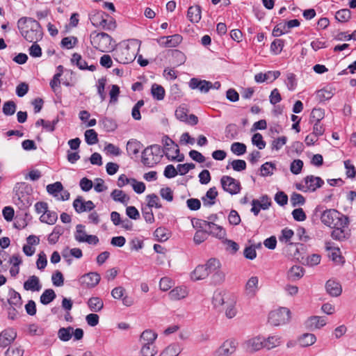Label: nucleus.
Masks as SVG:
<instances>
[{
    "instance_id": "obj_2",
    "label": "nucleus",
    "mask_w": 356,
    "mask_h": 356,
    "mask_svg": "<svg viewBox=\"0 0 356 356\" xmlns=\"http://www.w3.org/2000/svg\"><path fill=\"white\" fill-rule=\"evenodd\" d=\"M140 42L136 39L121 44L115 50L113 56L120 63L127 64L134 61L140 49Z\"/></svg>"
},
{
    "instance_id": "obj_43",
    "label": "nucleus",
    "mask_w": 356,
    "mask_h": 356,
    "mask_svg": "<svg viewBox=\"0 0 356 356\" xmlns=\"http://www.w3.org/2000/svg\"><path fill=\"white\" fill-rule=\"evenodd\" d=\"M58 219V215L55 211H51L47 210V213L42 214L40 217V220L43 222H46L49 225H53L56 222Z\"/></svg>"
},
{
    "instance_id": "obj_33",
    "label": "nucleus",
    "mask_w": 356,
    "mask_h": 356,
    "mask_svg": "<svg viewBox=\"0 0 356 356\" xmlns=\"http://www.w3.org/2000/svg\"><path fill=\"white\" fill-rule=\"evenodd\" d=\"M157 334L151 330L143 331L140 335V341L143 344H153L156 340Z\"/></svg>"
},
{
    "instance_id": "obj_53",
    "label": "nucleus",
    "mask_w": 356,
    "mask_h": 356,
    "mask_svg": "<svg viewBox=\"0 0 356 356\" xmlns=\"http://www.w3.org/2000/svg\"><path fill=\"white\" fill-rule=\"evenodd\" d=\"M275 170V166L273 163L266 162L263 164L261 167V175L263 177L270 176L273 174V171Z\"/></svg>"
},
{
    "instance_id": "obj_47",
    "label": "nucleus",
    "mask_w": 356,
    "mask_h": 356,
    "mask_svg": "<svg viewBox=\"0 0 356 356\" xmlns=\"http://www.w3.org/2000/svg\"><path fill=\"white\" fill-rule=\"evenodd\" d=\"M85 140L88 145H95L98 142L97 134L94 129H88L85 131Z\"/></svg>"
},
{
    "instance_id": "obj_45",
    "label": "nucleus",
    "mask_w": 356,
    "mask_h": 356,
    "mask_svg": "<svg viewBox=\"0 0 356 356\" xmlns=\"http://www.w3.org/2000/svg\"><path fill=\"white\" fill-rule=\"evenodd\" d=\"M17 108V105L13 101H7L4 102L2 111L5 115H13Z\"/></svg>"
},
{
    "instance_id": "obj_3",
    "label": "nucleus",
    "mask_w": 356,
    "mask_h": 356,
    "mask_svg": "<svg viewBox=\"0 0 356 356\" xmlns=\"http://www.w3.org/2000/svg\"><path fill=\"white\" fill-rule=\"evenodd\" d=\"M92 45L102 52H108L114 49L115 41L106 33L93 32L90 34Z\"/></svg>"
},
{
    "instance_id": "obj_54",
    "label": "nucleus",
    "mask_w": 356,
    "mask_h": 356,
    "mask_svg": "<svg viewBox=\"0 0 356 356\" xmlns=\"http://www.w3.org/2000/svg\"><path fill=\"white\" fill-rule=\"evenodd\" d=\"M106 13L103 12H97L92 15H91L90 19L92 25L95 27L99 28V26H102V22H103V19L104 18Z\"/></svg>"
},
{
    "instance_id": "obj_6",
    "label": "nucleus",
    "mask_w": 356,
    "mask_h": 356,
    "mask_svg": "<svg viewBox=\"0 0 356 356\" xmlns=\"http://www.w3.org/2000/svg\"><path fill=\"white\" fill-rule=\"evenodd\" d=\"M163 156V151L160 145H150L143 150L142 153V162L149 167H152L159 163Z\"/></svg>"
},
{
    "instance_id": "obj_58",
    "label": "nucleus",
    "mask_w": 356,
    "mask_h": 356,
    "mask_svg": "<svg viewBox=\"0 0 356 356\" xmlns=\"http://www.w3.org/2000/svg\"><path fill=\"white\" fill-rule=\"evenodd\" d=\"M284 47V41L280 39H275L270 45V51L273 54L277 55L279 54Z\"/></svg>"
},
{
    "instance_id": "obj_64",
    "label": "nucleus",
    "mask_w": 356,
    "mask_h": 356,
    "mask_svg": "<svg viewBox=\"0 0 356 356\" xmlns=\"http://www.w3.org/2000/svg\"><path fill=\"white\" fill-rule=\"evenodd\" d=\"M24 350L21 347L10 346L5 353L6 356H22Z\"/></svg>"
},
{
    "instance_id": "obj_19",
    "label": "nucleus",
    "mask_w": 356,
    "mask_h": 356,
    "mask_svg": "<svg viewBox=\"0 0 356 356\" xmlns=\"http://www.w3.org/2000/svg\"><path fill=\"white\" fill-rule=\"evenodd\" d=\"M41 287L40 280L35 275L30 276L28 280L24 282V289L26 291H38L41 289Z\"/></svg>"
},
{
    "instance_id": "obj_28",
    "label": "nucleus",
    "mask_w": 356,
    "mask_h": 356,
    "mask_svg": "<svg viewBox=\"0 0 356 356\" xmlns=\"http://www.w3.org/2000/svg\"><path fill=\"white\" fill-rule=\"evenodd\" d=\"M142 147V144L134 139H131L127 142V151L129 155H137Z\"/></svg>"
},
{
    "instance_id": "obj_40",
    "label": "nucleus",
    "mask_w": 356,
    "mask_h": 356,
    "mask_svg": "<svg viewBox=\"0 0 356 356\" xmlns=\"http://www.w3.org/2000/svg\"><path fill=\"white\" fill-rule=\"evenodd\" d=\"M325 117V111L321 108H314L312 109L309 122H321Z\"/></svg>"
},
{
    "instance_id": "obj_30",
    "label": "nucleus",
    "mask_w": 356,
    "mask_h": 356,
    "mask_svg": "<svg viewBox=\"0 0 356 356\" xmlns=\"http://www.w3.org/2000/svg\"><path fill=\"white\" fill-rule=\"evenodd\" d=\"M87 304L90 309L95 312L101 311L104 307V302L99 297L90 298Z\"/></svg>"
},
{
    "instance_id": "obj_21",
    "label": "nucleus",
    "mask_w": 356,
    "mask_h": 356,
    "mask_svg": "<svg viewBox=\"0 0 356 356\" xmlns=\"http://www.w3.org/2000/svg\"><path fill=\"white\" fill-rule=\"evenodd\" d=\"M72 62L75 63L80 70H88L90 71H95L96 67L93 65H88L81 56L77 53H74L72 57Z\"/></svg>"
},
{
    "instance_id": "obj_50",
    "label": "nucleus",
    "mask_w": 356,
    "mask_h": 356,
    "mask_svg": "<svg viewBox=\"0 0 356 356\" xmlns=\"http://www.w3.org/2000/svg\"><path fill=\"white\" fill-rule=\"evenodd\" d=\"M231 151L237 156L243 155L246 152V145L242 143H234L231 145Z\"/></svg>"
},
{
    "instance_id": "obj_63",
    "label": "nucleus",
    "mask_w": 356,
    "mask_h": 356,
    "mask_svg": "<svg viewBox=\"0 0 356 356\" xmlns=\"http://www.w3.org/2000/svg\"><path fill=\"white\" fill-rule=\"evenodd\" d=\"M212 303L215 307L222 306L225 303L224 296L220 291H216L212 298Z\"/></svg>"
},
{
    "instance_id": "obj_4",
    "label": "nucleus",
    "mask_w": 356,
    "mask_h": 356,
    "mask_svg": "<svg viewBox=\"0 0 356 356\" xmlns=\"http://www.w3.org/2000/svg\"><path fill=\"white\" fill-rule=\"evenodd\" d=\"M221 264L218 259L211 258L204 265H198L191 273L193 281L202 280L207 278L209 274L220 268Z\"/></svg>"
},
{
    "instance_id": "obj_26",
    "label": "nucleus",
    "mask_w": 356,
    "mask_h": 356,
    "mask_svg": "<svg viewBox=\"0 0 356 356\" xmlns=\"http://www.w3.org/2000/svg\"><path fill=\"white\" fill-rule=\"evenodd\" d=\"M8 295L10 298L8 299V302L11 307H16L21 308L22 305V300L21 295L15 291L13 289H10Z\"/></svg>"
},
{
    "instance_id": "obj_61",
    "label": "nucleus",
    "mask_w": 356,
    "mask_h": 356,
    "mask_svg": "<svg viewBox=\"0 0 356 356\" xmlns=\"http://www.w3.org/2000/svg\"><path fill=\"white\" fill-rule=\"evenodd\" d=\"M156 352L153 344H143L140 350L143 356H154Z\"/></svg>"
},
{
    "instance_id": "obj_52",
    "label": "nucleus",
    "mask_w": 356,
    "mask_h": 356,
    "mask_svg": "<svg viewBox=\"0 0 356 356\" xmlns=\"http://www.w3.org/2000/svg\"><path fill=\"white\" fill-rule=\"evenodd\" d=\"M351 17V13L348 9H341L336 13V19L341 22H348Z\"/></svg>"
},
{
    "instance_id": "obj_39",
    "label": "nucleus",
    "mask_w": 356,
    "mask_h": 356,
    "mask_svg": "<svg viewBox=\"0 0 356 356\" xmlns=\"http://www.w3.org/2000/svg\"><path fill=\"white\" fill-rule=\"evenodd\" d=\"M228 170L229 168H232L234 171L241 172L246 168V163L244 160L241 159H236L232 161H229L226 167Z\"/></svg>"
},
{
    "instance_id": "obj_24",
    "label": "nucleus",
    "mask_w": 356,
    "mask_h": 356,
    "mask_svg": "<svg viewBox=\"0 0 356 356\" xmlns=\"http://www.w3.org/2000/svg\"><path fill=\"white\" fill-rule=\"evenodd\" d=\"M259 279L257 276L251 277L245 284V293L248 296L253 297L258 290Z\"/></svg>"
},
{
    "instance_id": "obj_16",
    "label": "nucleus",
    "mask_w": 356,
    "mask_h": 356,
    "mask_svg": "<svg viewBox=\"0 0 356 356\" xmlns=\"http://www.w3.org/2000/svg\"><path fill=\"white\" fill-rule=\"evenodd\" d=\"M237 343L234 340H227L218 349V356H230L236 351Z\"/></svg>"
},
{
    "instance_id": "obj_35",
    "label": "nucleus",
    "mask_w": 356,
    "mask_h": 356,
    "mask_svg": "<svg viewBox=\"0 0 356 356\" xmlns=\"http://www.w3.org/2000/svg\"><path fill=\"white\" fill-rule=\"evenodd\" d=\"M56 297L54 291L51 289L44 290L40 298V301L42 305H47L52 302Z\"/></svg>"
},
{
    "instance_id": "obj_11",
    "label": "nucleus",
    "mask_w": 356,
    "mask_h": 356,
    "mask_svg": "<svg viewBox=\"0 0 356 356\" xmlns=\"http://www.w3.org/2000/svg\"><path fill=\"white\" fill-rule=\"evenodd\" d=\"M100 279L99 273L91 272L81 276L79 282L83 287L93 288L99 284Z\"/></svg>"
},
{
    "instance_id": "obj_22",
    "label": "nucleus",
    "mask_w": 356,
    "mask_h": 356,
    "mask_svg": "<svg viewBox=\"0 0 356 356\" xmlns=\"http://www.w3.org/2000/svg\"><path fill=\"white\" fill-rule=\"evenodd\" d=\"M327 292L332 296L337 297L342 291L341 286L339 282L329 280L325 284Z\"/></svg>"
},
{
    "instance_id": "obj_8",
    "label": "nucleus",
    "mask_w": 356,
    "mask_h": 356,
    "mask_svg": "<svg viewBox=\"0 0 356 356\" xmlns=\"http://www.w3.org/2000/svg\"><path fill=\"white\" fill-rule=\"evenodd\" d=\"M290 318V310L286 307H281L269 313L268 323L273 326H278L288 323Z\"/></svg>"
},
{
    "instance_id": "obj_56",
    "label": "nucleus",
    "mask_w": 356,
    "mask_h": 356,
    "mask_svg": "<svg viewBox=\"0 0 356 356\" xmlns=\"http://www.w3.org/2000/svg\"><path fill=\"white\" fill-rule=\"evenodd\" d=\"M252 143L259 149H263L266 147V142L264 140L262 135L259 133H256L252 136Z\"/></svg>"
},
{
    "instance_id": "obj_37",
    "label": "nucleus",
    "mask_w": 356,
    "mask_h": 356,
    "mask_svg": "<svg viewBox=\"0 0 356 356\" xmlns=\"http://www.w3.org/2000/svg\"><path fill=\"white\" fill-rule=\"evenodd\" d=\"M151 93L154 99L161 101L164 99L165 92L163 87L156 83H154L152 86Z\"/></svg>"
},
{
    "instance_id": "obj_38",
    "label": "nucleus",
    "mask_w": 356,
    "mask_h": 356,
    "mask_svg": "<svg viewBox=\"0 0 356 356\" xmlns=\"http://www.w3.org/2000/svg\"><path fill=\"white\" fill-rule=\"evenodd\" d=\"M73 327H61L58 331V337L62 341H68L72 337Z\"/></svg>"
},
{
    "instance_id": "obj_51",
    "label": "nucleus",
    "mask_w": 356,
    "mask_h": 356,
    "mask_svg": "<svg viewBox=\"0 0 356 356\" xmlns=\"http://www.w3.org/2000/svg\"><path fill=\"white\" fill-rule=\"evenodd\" d=\"M308 323L310 326H314L316 328H321L326 324V321L323 317L317 316H311L308 319Z\"/></svg>"
},
{
    "instance_id": "obj_5",
    "label": "nucleus",
    "mask_w": 356,
    "mask_h": 356,
    "mask_svg": "<svg viewBox=\"0 0 356 356\" xmlns=\"http://www.w3.org/2000/svg\"><path fill=\"white\" fill-rule=\"evenodd\" d=\"M321 220L325 225L330 227L349 224V219L347 216L333 209L323 211L321 215Z\"/></svg>"
},
{
    "instance_id": "obj_46",
    "label": "nucleus",
    "mask_w": 356,
    "mask_h": 356,
    "mask_svg": "<svg viewBox=\"0 0 356 356\" xmlns=\"http://www.w3.org/2000/svg\"><path fill=\"white\" fill-rule=\"evenodd\" d=\"M281 343L280 337L278 336H271L264 339V348L268 350L278 346Z\"/></svg>"
},
{
    "instance_id": "obj_62",
    "label": "nucleus",
    "mask_w": 356,
    "mask_h": 356,
    "mask_svg": "<svg viewBox=\"0 0 356 356\" xmlns=\"http://www.w3.org/2000/svg\"><path fill=\"white\" fill-rule=\"evenodd\" d=\"M333 93L328 90L321 89L319 90L316 93V97L319 102H323L328 100L332 98Z\"/></svg>"
},
{
    "instance_id": "obj_23",
    "label": "nucleus",
    "mask_w": 356,
    "mask_h": 356,
    "mask_svg": "<svg viewBox=\"0 0 356 356\" xmlns=\"http://www.w3.org/2000/svg\"><path fill=\"white\" fill-rule=\"evenodd\" d=\"M201 13L200 6H192L188 9L187 17L192 23H197L201 19Z\"/></svg>"
},
{
    "instance_id": "obj_55",
    "label": "nucleus",
    "mask_w": 356,
    "mask_h": 356,
    "mask_svg": "<svg viewBox=\"0 0 356 356\" xmlns=\"http://www.w3.org/2000/svg\"><path fill=\"white\" fill-rule=\"evenodd\" d=\"M179 354V348L177 345L168 346L160 355V356H177Z\"/></svg>"
},
{
    "instance_id": "obj_34",
    "label": "nucleus",
    "mask_w": 356,
    "mask_h": 356,
    "mask_svg": "<svg viewBox=\"0 0 356 356\" xmlns=\"http://www.w3.org/2000/svg\"><path fill=\"white\" fill-rule=\"evenodd\" d=\"M316 338L314 334L305 333L298 339L300 345L302 347L312 346L316 342Z\"/></svg>"
},
{
    "instance_id": "obj_41",
    "label": "nucleus",
    "mask_w": 356,
    "mask_h": 356,
    "mask_svg": "<svg viewBox=\"0 0 356 356\" xmlns=\"http://www.w3.org/2000/svg\"><path fill=\"white\" fill-rule=\"evenodd\" d=\"M252 209L251 211L254 213V216H257L260 212L261 209L266 210L268 209L270 207V204L266 202V204H261L260 200L254 199L252 200Z\"/></svg>"
},
{
    "instance_id": "obj_44",
    "label": "nucleus",
    "mask_w": 356,
    "mask_h": 356,
    "mask_svg": "<svg viewBox=\"0 0 356 356\" xmlns=\"http://www.w3.org/2000/svg\"><path fill=\"white\" fill-rule=\"evenodd\" d=\"M31 190V187L25 182H19L17 183L15 186L14 187V191L15 195L19 199L21 195L22 196L24 193H28Z\"/></svg>"
},
{
    "instance_id": "obj_36",
    "label": "nucleus",
    "mask_w": 356,
    "mask_h": 356,
    "mask_svg": "<svg viewBox=\"0 0 356 356\" xmlns=\"http://www.w3.org/2000/svg\"><path fill=\"white\" fill-rule=\"evenodd\" d=\"M99 125L106 131H113L116 127L117 124L115 122L109 118L104 117L99 121Z\"/></svg>"
},
{
    "instance_id": "obj_14",
    "label": "nucleus",
    "mask_w": 356,
    "mask_h": 356,
    "mask_svg": "<svg viewBox=\"0 0 356 356\" xmlns=\"http://www.w3.org/2000/svg\"><path fill=\"white\" fill-rule=\"evenodd\" d=\"M17 332L13 328H7L0 333V347L10 346L16 339Z\"/></svg>"
},
{
    "instance_id": "obj_15",
    "label": "nucleus",
    "mask_w": 356,
    "mask_h": 356,
    "mask_svg": "<svg viewBox=\"0 0 356 356\" xmlns=\"http://www.w3.org/2000/svg\"><path fill=\"white\" fill-rule=\"evenodd\" d=\"M348 225H342L341 226H333L331 232V236L334 240L343 241L350 236V233L347 230Z\"/></svg>"
},
{
    "instance_id": "obj_9",
    "label": "nucleus",
    "mask_w": 356,
    "mask_h": 356,
    "mask_svg": "<svg viewBox=\"0 0 356 356\" xmlns=\"http://www.w3.org/2000/svg\"><path fill=\"white\" fill-rule=\"evenodd\" d=\"M324 184V179H302L296 183V188L302 192H314Z\"/></svg>"
},
{
    "instance_id": "obj_32",
    "label": "nucleus",
    "mask_w": 356,
    "mask_h": 356,
    "mask_svg": "<svg viewBox=\"0 0 356 356\" xmlns=\"http://www.w3.org/2000/svg\"><path fill=\"white\" fill-rule=\"evenodd\" d=\"M218 195V192L215 187L211 188L206 193V195L202 198L204 206H211L215 204L214 200Z\"/></svg>"
},
{
    "instance_id": "obj_27",
    "label": "nucleus",
    "mask_w": 356,
    "mask_h": 356,
    "mask_svg": "<svg viewBox=\"0 0 356 356\" xmlns=\"http://www.w3.org/2000/svg\"><path fill=\"white\" fill-rule=\"evenodd\" d=\"M188 293L186 289L182 286H177L169 292V297L172 300H178L184 298Z\"/></svg>"
},
{
    "instance_id": "obj_1",
    "label": "nucleus",
    "mask_w": 356,
    "mask_h": 356,
    "mask_svg": "<svg viewBox=\"0 0 356 356\" xmlns=\"http://www.w3.org/2000/svg\"><path fill=\"white\" fill-rule=\"evenodd\" d=\"M17 27L22 36L29 42H38L43 36L40 23L31 17H21L17 21Z\"/></svg>"
},
{
    "instance_id": "obj_42",
    "label": "nucleus",
    "mask_w": 356,
    "mask_h": 356,
    "mask_svg": "<svg viewBox=\"0 0 356 356\" xmlns=\"http://www.w3.org/2000/svg\"><path fill=\"white\" fill-rule=\"evenodd\" d=\"M211 274H212L211 277V281L213 284L218 285L225 281V275L222 271L220 270V268L216 270Z\"/></svg>"
},
{
    "instance_id": "obj_31",
    "label": "nucleus",
    "mask_w": 356,
    "mask_h": 356,
    "mask_svg": "<svg viewBox=\"0 0 356 356\" xmlns=\"http://www.w3.org/2000/svg\"><path fill=\"white\" fill-rule=\"evenodd\" d=\"M170 234L171 232L168 229L163 227H158L154 232V236L156 240L160 242L166 241L169 238Z\"/></svg>"
},
{
    "instance_id": "obj_29",
    "label": "nucleus",
    "mask_w": 356,
    "mask_h": 356,
    "mask_svg": "<svg viewBox=\"0 0 356 356\" xmlns=\"http://www.w3.org/2000/svg\"><path fill=\"white\" fill-rule=\"evenodd\" d=\"M271 75H273V79H277L280 72L279 71H269L265 74L258 73L254 76V80L257 83H263L265 81L269 80L271 78Z\"/></svg>"
},
{
    "instance_id": "obj_59",
    "label": "nucleus",
    "mask_w": 356,
    "mask_h": 356,
    "mask_svg": "<svg viewBox=\"0 0 356 356\" xmlns=\"http://www.w3.org/2000/svg\"><path fill=\"white\" fill-rule=\"evenodd\" d=\"M290 201L291 205L295 207L297 205H303L305 202V199L302 195L294 192L291 195Z\"/></svg>"
},
{
    "instance_id": "obj_20",
    "label": "nucleus",
    "mask_w": 356,
    "mask_h": 356,
    "mask_svg": "<svg viewBox=\"0 0 356 356\" xmlns=\"http://www.w3.org/2000/svg\"><path fill=\"white\" fill-rule=\"evenodd\" d=\"M305 271L300 266H293L287 272V279L291 282L299 280L303 277Z\"/></svg>"
},
{
    "instance_id": "obj_60",
    "label": "nucleus",
    "mask_w": 356,
    "mask_h": 356,
    "mask_svg": "<svg viewBox=\"0 0 356 356\" xmlns=\"http://www.w3.org/2000/svg\"><path fill=\"white\" fill-rule=\"evenodd\" d=\"M142 214L147 222L153 223L154 222V216L152 209H151L149 207H145L143 208Z\"/></svg>"
},
{
    "instance_id": "obj_10",
    "label": "nucleus",
    "mask_w": 356,
    "mask_h": 356,
    "mask_svg": "<svg viewBox=\"0 0 356 356\" xmlns=\"http://www.w3.org/2000/svg\"><path fill=\"white\" fill-rule=\"evenodd\" d=\"M84 226L79 224L76 227V233L74 234L75 239L81 243L86 242L88 244L97 245L99 243V238L95 235H88L83 230Z\"/></svg>"
},
{
    "instance_id": "obj_57",
    "label": "nucleus",
    "mask_w": 356,
    "mask_h": 356,
    "mask_svg": "<svg viewBox=\"0 0 356 356\" xmlns=\"http://www.w3.org/2000/svg\"><path fill=\"white\" fill-rule=\"evenodd\" d=\"M73 207L75 211L79 213L87 211L86 204H84V201L81 196L77 197V198L74 200Z\"/></svg>"
},
{
    "instance_id": "obj_18",
    "label": "nucleus",
    "mask_w": 356,
    "mask_h": 356,
    "mask_svg": "<svg viewBox=\"0 0 356 356\" xmlns=\"http://www.w3.org/2000/svg\"><path fill=\"white\" fill-rule=\"evenodd\" d=\"M245 345L248 352L254 353L264 348V339L260 337H253L246 341Z\"/></svg>"
},
{
    "instance_id": "obj_25",
    "label": "nucleus",
    "mask_w": 356,
    "mask_h": 356,
    "mask_svg": "<svg viewBox=\"0 0 356 356\" xmlns=\"http://www.w3.org/2000/svg\"><path fill=\"white\" fill-rule=\"evenodd\" d=\"M209 228L210 230L207 232L208 234L218 238L222 239L226 236L225 229L222 226L218 225L215 222H210Z\"/></svg>"
},
{
    "instance_id": "obj_12",
    "label": "nucleus",
    "mask_w": 356,
    "mask_h": 356,
    "mask_svg": "<svg viewBox=\"0 0 356 356\" xmlns=\"http://www.w3.org/2000/svg\"><path fill=\"white\" fill-rule=\"evenodd\" d=\"M182 41V37L179 34L170 36H162L157 40L160 46L163 47H175Z\"/></svg>"
},
{
    "instance_id": "obj_49",
    "label": "nucleus",
    "mask_w": 356,
    "mask_h": 356,
    "mask_svg": "<svg viewBox=\"0 0 356 356\" xmlns=\"http://www.w3.org/2000/svg\"><path fill=\"white\" fill-rule=\"evenodd\" d=\"M102 24V26H99V28L108 31L114 30L116 27L115 22L107 14H106Z\"/></svg>"
},
{
    "instance_id": "obj_48",
    "label": "nucleus",
    "mask_w": 356,
    "mask_h": 356,
    "mask_svg": "<svg viewBox=\"0 0 356 356\" xmlns=\"http://www.w3.org/2000/svg\"><path fill=\"white\" fill-rule=\"evenodd\" d=\"M111 195L113 200L121 203H127L129 199L122 191L118 189L113 190Z\"/></svg>"
},
{
    "instance_id": "obj_13",
    "label": "nucleus",
    "mask_w": 356,
    "mask_h": 356,
    "mask_svg": "<svg viewBox=\"0 0 356 356\" xmlns=\"http://www.w3.org/2000/svg\"><path fill=\"white\" fill-rule=\"evenodd\" d=\"M223 190L231 195L238 194L241 189L238 179H220Z\"/></svg>"
},
{
    "instance_id": "obj_7",
    "label": "nucleus",
    "mask_w": 356,
    "mask_h": 356,
    "mask_svg": "<svg viewBox=\"0 0 356 356\" xmlns=\"http://www.w3.org/2000/svg\"><path fill=\"white\" fill-rule=\"evenodd\" d=\"M163 145V154L168 158V160L172 161H183L184 160V155L181 154L177 144H176L171 138L165 136L162 139Z\"/></svg>"
},
{
    "instance_id": "obj_17",
    "label": "nucleus",
    "mask_w": 356,
    "mask_h": 356,
    "mask_svg": "<svg viewBox=\"0 0 356 356\" xmlns=\"http://www.w3.org/2000/svg\"><path fill=\"white\" fill-rule=\"evenodd\" d=\"M189 86L191 89H198L201 92H207L212 87V83L206 80H200L193 78L189 82Z\"/></svg>"
}]
</instances>
